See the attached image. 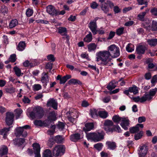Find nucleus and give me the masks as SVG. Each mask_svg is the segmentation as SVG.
<instances>
[{
	"instance_id": "nucleus-21",
	"label": "nucleus",
	"mask_w": 157,
	"mask_h": 157,
	"mask_svg": "<svg viewBox=\"0 0 157 157\" xmlns=\"http://www.w3.org/2000/svg\"><path fill=\"white\" fill-rule=\"evenodd\" d=\"M8 152V149L6 146L2 145L0 147V155L1 156L6 155Z\"/></svg>"
},
{
	"instance_id": "nucleus-40",
	"label": "nucleus",
	"mask_w": 157,
	"mask_h": 157,
	"mask_svg": "<svg viewBox=\"0 0 157 157\" xmlns=\"http://www.w3.org/2000/svg\"><path fill=\"white\" fill-rule=\"evenodd\" d=\"M126 49L127 52H130L134 51V47L133 44H129L126 46Z\"/></svg>"
},
{
	"instance_id": "nucleus-12",
	"label": "nucleus",
	"mask_w": 157,
	"mask_h": 157,
	"mask_svg": "<svg viewBox=\"0 0 157 157\" xmlns=\"http://www.w3.org/2000/svg\"><path fill=\"white\" fill-rule=\"evenodd\" d=\"M49 77L47 73L43 72L41 75V81L43 84V86L45 87L49 82Z\"/></svg>"
},
{
	"instance_id": "nucleus-47",
	"label": "nucleus",
	"mask_w": 157,
	"mask_h": 157,
	"mask_svg": "<svg viewBox=\"0 0 157 157\" xmlns=\"http://www.w3.org/2000/svg\"><path fill=\"white\" fill-rule=\"evenodd\" d=\"M124 30V27H121L116 30V33L117 35L120 36L122 34Z\"/></svg>"
},
{
	"instance_id": "nucleus-16",
	"label": "nucleus",
	"mask_w": 157,
	"mask_h": 157,
	"mask_svg": "<svg viewBox=\"0 0 157 157\" xmlns=\"http://www.w3.org/2000/svg\"><path fill=\"white\" fill-rule=\"evenodd\" d=\"M120 124L121 126L125 130H127L129 124V121L128 119L127 118H123Z\"/></svg>"
},
{
	"instance_id": "nucleus-23",
	"label": "nucleus",
	"mask_w": 157,
	"mask_h": 157,
	"mask_svg": "<svg viewBox=\"0 0 157 157\" xmlns=\"http://www.w3.org/2000/svg\"><path fill=\"white\" fill-rule=\"evenodd\" d=\"M25 140L24 139H17L14 140V144L16 146H20L22 145L25 142Z\"/></svg>"
},
{
	"instance_id": "nucleus-11",
	"label": "nucleus",
	"mask_w": 157,
	"mask_h": 157,
	"mask_svg": "<svg viewBox=\"0 0 157 157\" xmlns=\"http://www.w3.org/2000/svg\"><path fill=\"white\" fill-rule=\"evenodd\" d=\"M59 33L62 36H64L63 38L68 41L69 39V36L67 35V32L66 28L65 27H60L58 29Z\"/></svg>"
},
{
	"instance_id": "nucleus-6",
	"label": "nucleus",
	"mask_w": 157,
	"mask_h": 157,
	"mask_svg": "<svg viewBox=\"0 0 157 157\" xmlns=\"http://www.w3.org/2000/svg\"><path fill=\"white\" fill-rule=\"evenodd\" d=\"M157 91V88H155L154 89H151L149 90L148 94L146 93L144 95L146 101H149L152 98Z\"/></svg>"
},
{
	"instance_id": "nucleus-35",
	"label": "nucleus",
	"mask_w": 157,
	"mask_h": 157,
	"mask_svg": "<svg viewBox=\"0 0 157 157\" xmlns=\"http://www.w3.org/2000/svg\"><path fill=\"white\" fill-rule=\"evenodd\" d=\"M147 42L150 46H154L157 44V39H153L148 40Z\"/></svg>"
},
{
	"instance_id": "nucleus-52",
	"label": "nucleus",
	"mask_w": 157,
	"mask_h": 157,
	"mask_svg": "<svg viewBox=\"0 0 157 157\" xmlns=\"http://www.w3.org/2000/svg\"><path fill=\"white\" fill-rule=\"evenodd\" d=\"M138 4L139 5H142L144 4L145 5V7H147L148 2L147 1H144V0H137Z\"/></svg>"
},
{
	"instance_id": "nucleus-7",
	"label": "nucleus",
	"mask_w": 157,
	"mask_h": 157,
	"mask_svg": "<svg viewBox=\"0 0 157 157\" xmlns=\"http://www.w3.org/2000/svg\"><path fill=\"white\" fill-rule=\"evenodd\" d=\"M14 115L13 113L7 112L6 113V122L9 126L12 124L13 121Z\"/></svg>"
},
{
	"instance_id": "nucleus-8",
	"label": "nucleus",
	"mask_w": 157,
	"mask_h": 157,
	"mask_svg": "<svg viewBox=\"0 0 157 157\" xmlns=\"http://www.w3.org/2000/svg\"><path fill=\"white\" fill-rule=\"evenodd\" d=\"M129 92L132 93L134 94H136L138 93V88L136 86H134L132 87L129 88L128 90L124 91V93L129 97L131 96Z\"/></svg>"
},
{
	"instance_id": "nucleus-63",
	"label": "nucleus",
	"mask_w": 157,
	"mask_h": 157,
	"mask_svg": "<svg viewBox=\"0 0 157 157\" xmlns=\"http://www.w3.org/2000/svg\"><path fill=\"white\" fill-rule=\"evenodd\" d=\"M110 127V126L104 125V129L107 132H113V130Z\"/></svg>"
},
{
	"instance_id": "nucleus-60",
	"label": "nucleus",
	"mask_w": 157,
	"mask_h": 157,
	"mask_svg": "<svg viewBox=\"0 0 157 157\" xmlns=\"http://www.w3.org/2000/svg\"><path fill=\"white\" fill-rule=\"evenodd\" d=\"M33 11L30 9H28L26 11V15L27 17H29L31 16L33 14Z\"/></svg>"
},
{
	"instance_id": "nucleus-22",
	"label": "nucleus",
	"mask_w": 157,
	"mask_h": 157,
	"mask_svg": "<svg viewBox=\"0 0 157 157\" xmlns=\"http://www.w3.org/2000/svg\"><path fill=\"white\" fill-rule=\"evenodd\" d=\"M129 97L136 102L140 101V102H143L146 101L144 95L141 98H140L139 96H137L136 97H134L131 96Z\"/></svg>"
},
{
	"instance_id": "nucleus-38",
	"label": "nucleus",
	"mask_w": 157,
	"mask_h": 157,
	"mask_svg": "<svg viewBox=\"0 0 157 157\" xmlns=\"http://www.w3.org/2000/svg\"><path fill=\"white\" fill-rule=\"evenodd\" d=\"M18 24L17 20L16 19H14L11 21L9 24V27L12 28L15 27Z\"/></svg>"
},
{
	"instance_id": "nucleus-53",
	"label": "nucleus",
	"mask_w": 157,
	"mask_h": 157,
	"mask_svg": "<svg viewBox=\"0 0 157 157\" xmlns=\"http://www.w3.org/2000/svg\"><path fill=\"white\" fill-rule=\"evenodd\" d=\"M102 146L103 145L101 143H98L95 144L94 147L98 150L100 151L101 150Z\"/></svg>"
},
{
	"instance_id": "nucleus-56",
	"label": "nucleus",
	"mask_w": 157,
	"mask_h": 157,
	"mask_svg": "<svg viewBox=\"0 0 157 157\" xmlns=\"http://www.w3.org/2000/svg\"><path fill=\"white\" fill-rule=\"evenodd\" d=\"M9 60L12 62H14L16 60V55L15 54L11 55L9 58Z\"/></svg>"
},
{
	"instance_id": "nucleus-46",
	"label": "nucleus",
	"mask_w": 157,
	"mask_h": 157,
	"mask_svg": "<svg viewBox=\"0 0 157 157\" xmlns=\"http://www.w3.org/2000/svg\"><path fill=\"white\" fill-rule=\"evenodd\" d=\"M0 11L1 13L4 14V15L7 14L8 11V9L7 7L5 6H2L1 9Z\"/></svg>"
},
{
	"instance_id": "nucleus-1",
	"label": "nucleus",
	"mask_w": 157,
	"mask_h": 157,
	"mask_svg": "<svg viewBox=\"0 0 157 157\" xmlns=\"http://www.w3.org/2000/svg\"><path fill=\"white\" fill-rule=\"evenodd\" d=\"M96 61L98 62L101 61L100 64L102 66H110L109 62L111 58L107 51H100L96 54Z\"/></svg>"
},
{
	"instance_id": "nucleus-62",
	"label": "nucleus",
	"mask_w": 157,
	"mask_h": 157,
	"mask_svg": "<svg viewBox=\"0 0 157 157\" xmlns=\"http://www.w3.org/2000/svg\"><path fill=\"white\" fill-rule=\"evenodd\" d=\"M115 32L112 31H110L107 39L108 40H110L112 39L115 36Z\"/></svg>"
},
{
	"instance_id": "nucleus-13",
	"label": "nucleus",
	"mask_w": 157,
	"mask_h": 157,
	"mask_svg": "<svg viewBox=\"0 0 157 157\" xmlns=\"http://www.w3.org/2000/svg\"><path fill=\"white\" fill-rule=\"evenodd\" d=\"M96 132L93 133H89L86 134V136L88 140H90L95 142H98V140L99 138L97 137Z\"/></svg>"
},
{
	"instance_id": "nucleus-15",
	"label": "nucleus",
	"mask_w": 157,
	"mask_h": 157,
	"mask_svg": "<svg viewBox=\"0 0 157 157\" xmlns=\"http://www.w3.org/2000/svg\"><path fill=\"white\" fill-rule=\"evenodd\" d=\"M47 105L48 107H52L54 109H57L58 103L54 99H50L47 102Z\"/></svg>"
},
{
	"instance_id": "nucleus-14",
	"label": "nucleus",
	"mask_w": 157,
	"mask_h": 157,
	"mask_svg": "<svg viewBox=\"0 0 157 157\" xmlns=\"http://www.w3.org/2000/svg\"><path fill=\"white\" fill-rule=\"evenodd\" d=\"M71 77V76L70 75H67L62 77L60 75H58L57 77V80H60V84H63L65 83L67 80L70 79Z\"/></svg>"
},
{
	"instance_id": "nucleus-36",
	"label": "nucleus",
	"mask_w": 157,
	"mask_h": 157,
	"mask_svg": "<svg viewBox=\"0 0 157 157\" xmlns=\"http://www.w3.org/2000/svg\"><path fill=\"white\" fill-rule=\"evenodd\" d=\"M92 39V34L90 32L87 35L84 39V41L86 42H90L91 41Z\"/></svg>"
},
{
	"instance_id": "nucleus-61",
	"label": "nucleus",
	"mask_w": 157,
	"mask_h": 157,
	"mask_svg": "<svg viewBox=\"0 0 157 157\" xmlns=\"http://www.w3.org/2000/svg\"><path fill=\"white\" fill-rule=\"evenodd\" d=\"M148 68L150 69L154 68L155 70H157V65L152 63H150L148 65Z\"/></svg>"
},
{
	"instance_id": "nucleus-44",
	"label": "nucleus",
	"mask_w": 157,
	"mask_h": 157,
	"mask_svg": "<svg viewBox=\"0 0 157 157\" xmlns=\"http://www.w3.org/2000/svg\"><path fill=\"white\" fill-rule=\"evenodd\" d=\"M55 140L57 143H60L63 141L64 139L61 136H59L55 137Z\"/></svg>"
},
{
	"instance_id": "nucleus-64",
	"label": "nucleus",
	"mask_w": 157,
	"mask_h": 157,
	"mask_svg": "<svg viewBox=\"0 0 157 157\" xmlns=\"http://www.w3.org/2000/svg\"><path fill=\"white\" fill-rule=\"evenodd\" d=\"M152 27L155 30H157V21H153L152 23Z\"/></svg>"
},
{
	"instance_id": "nucleus-4",
	"label": "nucleus",
	"mask_w": 157,
	"mask_h": 157,
	"mask_svg": "<svg viewBox=\"0 0 157 157\" xmlns=\"http://www.w3.org/2000/svg\"><path fill=\"white\" fill-rule=\"evenodd\" d=\"M65 147L62 145H57L53 148L52 153L55 157H60L65 153Z\"/></svg>"
},
{
	"instance_id": "nucleus-28",
	"label": "nucleus",
	"mask_w": 157,
	"mask_h": 157,
	"mask_svg": "<svg viewBox=\"0 0 157 157\" xmlns=\"http://www.w3.org/2000/svg\"><path fill=\"white\" fill-rule=\"evenodd\" d=\"M26 46L25 43L23 41L20 42L17 47V49L19 51H22L24 50Z\"/></svg>"
},
{
	"instance_id": "nucleus-50",
	"label": "nucleus",
	"mask_w": 157,
	"mask_h": 157,
	"mask_svg": "<svg viewBox=\"0 0 157 157\" xmlns=\"http://www.w3.org/2000/svg\"><path fill=\"white\" fill-rule=\"evenodd\" d=\"M6 92L10 94H13L15 91V89L13 87L6 88Z\"/></svg>"
},
{
	"instance_id": "nucleus-9",
	"label": "nucleus",
	"mask_w": 157,
	"mask_h": 157,
	"mask_svg": "<svg viewBox=\"0 0 157 157\" xmlns=\"http://www.w3.org/2000/svg\"><path fill=\"white\" fill-rule=\"evenodd\" d=\"M35 157H41L40 154V145L37 143H34L32 145Z\"/></svg>"
},
{
	"instance_id": "nucleus-3",
	"label": "nucleus",
	"mask_w": 157,
	"mask_h": 157,
	"mask_svg": "<svg viewBox=\"0 0 157 157\" xmlns=\"http://www.w3.org/2000/svg\"><path fill=\"white\" fill-rule=\"evenodd\" d=\"M107 52L112 58H116L120 55L119 48L114 44H112L109 46L107 48Z\"/></svg>"
},
{
	"instance_id": "nucleus-26",
	"label": "nucleus",
	"mask_w": 157,
	"mask_h": 157,
	"mask_svg": "<svg viewBox=\"0 0 157 157\" xmlns=\"http://www.w3.org/2000/svg\"><path fill=\"white\" fill-rule=\"evenodd\" d=\"M145 49V48L144 46L140 45L137 47L136 51L138 54H143L144 52Z\"/></svg>"
},
{
	"instance_id": "nucleus-5",
	"label": "nucleus",
	"mask_w": 157,
	"mask_h": 157,
	"mask_svg": "<svg viewBox=\"0 0 157 157\" xmlns=\"http://www.w3.org/2000/svg\"><path fill=\"white\" fill-rule=\"evenodd\" d=\"M27 128H30V126L29 125H25L22 127H18L15 130V134L17 136H22L23 137H26L27 135V133L24 129Z\"/></svg>"
},
{
	"instance_id": "nucleus-37",
	"label": "nucleus",
	"mask_w": 157,
	"mask_h": 157,
	"mask_svg": "<svg viewBox=\"0 0 157 157\" xmlns=\"http://www.w3.org/2000/svg\"><path fill=\"white\" fill-rule=\"evenodd\" d=\"M97 47V45L94 43H90L87 46L88 51L91 52L95 50Z\"/></svg>"
},
{
	"instance_id": "nucleus-39",
	"label": "nucleus",
	"mask_w": 157,
	"mask_h": 157,
	"mask_svg": "<svg viewBox=\"0 0 157 157\" xmlns=\"http://www.w3.org/2000/svg\"><path fill=\"white\" fill-rule=\"evenodd\" d=\"M117 82H115L114 81H113L109 83V85L107 86V89L110 90H111L115 88L116 87L115 84Z\"/></svg>"
},
{
	"instance_id": "nucleus-57",
	"label": "nucleus",
	"mask_w": 157,
	"mask_h": 157,
	"mask_svg": "<svg viewBox=\"0 0 157 157\" xmlns=\"http://www.w3.org/2000/svg\"><path fill=\"white\" fill-rule=\"evenodd\" d=\"M68 120L73 124L75 123L76 122V119L75 118L72 117L71 116L67 117Z\"/></svg>"
},
{
	"instance_id": "nucleus-41",
	"label": "nucleus",
	"mask_w": 157,
	"mask_h": 157,
	"mask_svg": "<svg viewBox=\"0 0 157 157\" xmlns=\"http://www.w3.org/2000/svg\"><path fill=\"white\" fill-rule=\"evenodd\" d=\"M42 157H52L50 150L49 149L45 150L43 153Z\"/></svg>"
},
{
	"instance_id": "nucleus-51",
	"label": "nucleus",
	"mask_w": 157,
	"mask_h": 157,
	"mask_svg": "<svg viewBox=\"0 0 157 157\" xmlns=\"http://www.w3.org/2000/svg\"><path fill=\"white\" fill-rule=\"evenodd\" d=\"M143 132L141 131L139 133L135 135V139L136 140H138L140 139L143 135Z\"/></svg>"
},
{
	"instance_id": "nucleus-34",
	"label": "nucleus",
	"mask_w": 157,
	"mask_h": 157,
	"mask_svg": "<svg viewBox=\"0 0 157 157\" xmlns=\"http://www.w3.org/2000/svg\"><path fill=\"white\" fill-rule=\"evenodd\" d=\"M10 127L8 128H4L2 129L0 132V134L3 136V137L5 138L7 135L8 132L10 131Z\"/></svg>"
},
{
	"instance_id": "nucleus-48",
	"label": "nucleus",
	"mask_w": 157,
	"mask_h": 157,
	"mask_svg": "<svg viewBox=\"0 0 157 157\" xmlns=\"http://www.w3.org/2000/svg\"><path fill=\"white\" fill-rule=\"evenodd\" d=\"M90 114L92 117L94 118L97 116V113L96 109L91 110L90 111Z\"/></svg>"
},
{
	"instance_id": "nucleus-55",
	"label": "nucleus",
	"mask_w": 157,
	"mask_h": 157,
	"mask_svg": "<svg viewBox=\"0 0 157 157\" xmlns=\"http://www.w3.org/2000/svg\"><path fill=\"white\" fill-rule=\"evenodd\" d=\"M98 6V4L95 2H92L90 4V7L93 9H96Z\"/></svg>"
},
{
	"instance_id": "nucleus-54",
	"label": "nucleus",
	"mask_w": 157,
	"mask_h": 157,
	"mask_svg": "<svg viewBox=\"0 0 157 157\" xmlns=\"http://www.w3.org/2000/svg\"><path fill=\"white\" fill-rule=\"evenodd\" d=\"M41 88V85L39 84H35L33 86V90L34 91H37Z\"/></svg>"
},
{
	"instance_id": "nucleus-25",
	"label": "nucleus",
	"mask_w": 157,
	"mask_h": 157,
	"mask_svg": "<svg viewBox=\"0 0 157 157\" xmlns=\"http://www.w3.org/2000/svg\"><path fill=\"white\" fill-rule=\"evenodd\" d=\"M13 71L15 72V74L17 77H20L23 75V73L21 72V70L17 66H15L13 68Z\"/></svg>"
},
{
	"instance_id": "nucleus-10",
	"label": "nucleus",
	"mask_w": 157,
	"mask_h": 157,
	"mask_svg": "<svg viewBox=\"0 0 157 157\" xmlns=\"http://www.w3.org/2000/svg\"><path fill=\"white\" fill-rule=\"evenodd\" d=\"M138 151L139 156H144L147 153V148L146 146L143 145L140 146Z\"/></svg>"
},
{
	"instance_id": "nucleus-2",
	"label": "nucleus",
	"mask_w": 157,
	"mask_h": 157,
	"mask_svg": "<svg viewBox=\"0 0 157 157\" xmlns=\"http://www.w3.org/2000/svg\"><path fill=\"white\" fill-rule=\"evenodd\" d=\"M29 115L33 119H40L44 115V112L41 107H37L34 108L33 111L30 113Z\"/></svg>"
},
{
	"instance_id": "nucleus-43",
	"label": "nucleus",
	"mask_w": 157,
	"mask_h": 157,
	"mask_svg": "<svg viewBox=\"0 0 157 157\" xmlns=\"http://www.w3.org/2000/svg\"><path fill=\"white\" fill-rule=\"evenodd\" d=\"M23 65L25 67H33L35 66V65L32 62H30L28 60H26L23 63Z\"/></svg>"
},
{
	"instance_id": "nucleus-20",
	"label": "nucleus",
	"mask_w": 157,
	"mask_h": 157,
	"mask_svg": "<svg viewBox=\"0 0 157 157\" xmlns=\"http://www.w3.org/2000/svg\"><path fill=\"white\" fill-rule=\"evenodd\" d=\"M47 12L49 14L53 15H56L57 11L54 7L52 5L48 6L46 8Z\"/></svg>"
},
{
	"instance_id": "nucleus-58",
	"label": "nucleus",
	"mask_w": 157,
	"mask_h": 157,
	"mask_svg": "<svg viewBox=\"0 0 157 157\" xmlns=\"http://www.w3.org/2000/svg\"><path fill=\"white\" fill-rule=\"evenodd\" d=\"M113 125V123L111 121L107 120L104 123V125L110 126Z\"/></svg>"
},
{
	"instance_id": "nucleus-24",
	"label": "nucleus",
	"mask_w": 157,
	"mask_h": 157,
	"mask_svg": "<svg viewBox=\"0 0 157 157\" xmlns=\"http://www.w3.org/2000/svg\"><path fill=\"white\" fill-rule=\"evenodd\" d=\"M93 128L94 124L93 123H87L85 124V127L83 128V129L85 132H86L90 131L93 129Z\"/></svg>"
},
{
	"instance_id": "nucleus-32",
	"label": "nucleus",
	"mask_w": 157,
	"mask_h": 157,
	"mask_svg": "<svg viewBox=\"0 0 157 157\" xmlns=\"http://www.w3.org/2000/svg\"><path fill=\"white\" fill-rule=\"evenodd\" d=\"M68 83L69 84H73L74 85H75L77 84H78L79 85H81L82 84L81 82L79 80L77 79L74 78L71 79L69 80L68 82Z\"/></svg>"
},
{
	"instance_id": "nucleus-18",
	"label": "nucleus",
	"mask_w": 157,
	"mask_h": 157,
	"mask_svg": "<svg viewBox=\"0 0 157 157\" xmlns=\"http://www.w3.org/2000/svg\"><path fill=\"white\" fill-rule=\"evenodd\" d=\"M83 135L82 133L79 134L76 133L71 136L70 140L74 142H76L78 140L83 137Z\"/></svg>"
},
{
	"instance_id": "nucleus-49",
	"label": "nucleus",
	"mask_w": 157,
	"mask_h": 157,
	"mask_svg": "<svg viewBox=\"0 0 157 157\" xmlns=\"http://www.w3.org/2000/svg\"><path fill=\"white\" fill-rule=\"evenodd\" d=\"M34 124L38 126H42L44 125V124L41 120H35L34 121Z\"/></svg>"
},
{
	"instance_id": "nucleus-27",
	"label": "nucleus",
	"mask_w": 157,
	"mask_h": 157,
	"mask_svg": "<svg viewBox=\"0 0 157 157\" xmlns=\"http://www.w3.org/2000/svg\"><path fill=\"white\" fill-rule=\"evenodd\" d=\"M98 114L99 116L102 118H106L108 116V113L105 110L99 111Z\"/></svg>"
},
{
	"instance_id": "nucleus-17",
	"label": "nucleus",
	"mask_w": 157,
	"mask_h": 157,
	"mask_svg": "<svg viewBox=\"0 0 157 157\" xmlns=\"http://www.w3.org/2000/svg\"><path fill=\"white\" fill-rule=\"evenodd\" d=\"M89 27L93 34H95L97 33V25L96 22L91 21L89 24Z\"/></svg>"
},
{
	"instance_id": "nucleus-31",
	"label": "nucleus",
	"mask_w": 157,
	"mask_h": 157,
	"mask_svg": "<svg viewBox=\"0 0 157 157\" xmlns=\"http://www.w3.org/2000/svg\"><path fill=\"white\" fill-rule=\"evenodd\" d=\"M96 132L97 134V137L99 138V139L98 140V141H99L104 139L105 135L104 132L102 131H97Z\"/></svg>"
},
{
	"instance_id": "nucleus-19",
	"label": "nucleus",
	"mask_w": 157,
	"mask_h": 157,
	"mask_svg": "<svg viewBox=\"0 0 157 157\" xmlns=\"http://www.w3.org/2000/svg\"><path fill=\"white\" fill-rule=\"evenodd\" d=\"M47 120L46 121L48 122H52L56 120V115L54 112L50 113L47 117Z\"/></svg>"
},
{
	"instance_id": "nucleus-33",
	"label": "nucleus",
	"mask_w": 157,
	"mask_h": 157,
	"mask_svg": "<svg viewBox=\"0 0 157 157\" xmlns=\"http://www.w3.org/2000/svg\"><path fill=\"white\" fill-rule=\"evenodd\" d=\"M101 8L102 10L105 13H107L109 11V8L106 2L101 4Z\"/></svg>"
},
{
	"instance_id": "nucleus-30",
	"label": "nucleus",
	"mask_w": 157,
	"mask_h": 157,
	"mask_svg": "<svg viewBox=\"0 0 157 157\" xmlns=\"http://www.w3.org/2000/svg\"><path fill=\"white\" fill-rule=\"evenodd\" d=\"M149 11V9H147L145 10V12H143L139 14L137 16L139 19L140 21H143L145 15Z\"/></svg>"
},
{
	"instance_id": "nucleus-29",
	"label": "nucleus",
	"mask_w": 157,
	"mask_h": 157,
	"mask_svg": "<svg viewBox=\"0 0 157 157\" xmlns=\"http://www.w3.org/2000/svg\"><path fill=\"white\" fill-rule=\"evenodd\" d=\"M108 148L111 150H113L116 148V146L115 143L114 142L107 141L106 142Z\"/></svg>"
},
{
	"instance_id": "nucleus-42",
	"label": "nucleus",
	"mask_w": 157,
	"mask_h": 157,
	"mask_svg": "<svg viewBox=\"0 0 157 157\" xmlns=\"http://www.w3.org/2000/svg\"><path fill=\"white\" fill-rule=\"evenodd\" d=\"M123 118L120 117L118 115L114 116L112 118L113 121L117 123H119L120 121H121Z\"/></svg>"
},
{
	"instance_id": "nucleus-59",
	"label": "nucleus",
	"mask_w": 157,
	"mask_h": 157,
	"mask_svg": "<svg viewBox=\"0 0 157 157\" xmlns=\"http://www.w3.org/2000/svg\"><path fill=\"white\" fill-rule=\"evenodd\" d=\"M151 82L153 86L155 85V83L157 82V75H154L151 80Z\"/></svg>"
},
{
	"instance_id": "nucleus-45",
	"label": "nucleus",
	"mask_w": 157,
	"mask_h": 157,
	"mask_svg": "<svg viewBox=\"0 0 157 157\" xmlns=\"http://www.w3.org/2000/svg\"><path fill=\"white\" fill-rule=\"evenodd\" d=\"M129 130L131 133H134L138 131L139 130V128L136 125L135 127L131 128L129 129Z\"/></svg>"
}]
</instances>
